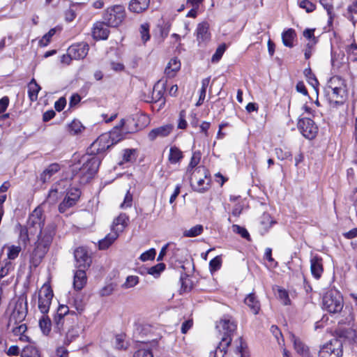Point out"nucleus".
Masks as SVG:
<instances>
[{"mask_svg":"<svg viewBox=\"0 0 357 357\" xmlns=\"http://www.w3.org/2000/svg\"><path fill=\"white\" fill-rule=\"evenodd\" d=\"M44 222L45 217L43 211L40 207H38L29 215L26 226L31 230V234H36L39 232L34 249L30 257V263L34 267H37L41 263L47 253L54 234L52 227H46L43 230L42 229Z\"/></svg>","mask_w":357,"mask_h":357,"instance_id":"obj_1","label":"nucleus"},{"mask_svg":"<svg viewBox=\"0 0 357 357\" xmlns=\"http://www.w3.org/2000/svg\"><path fill=\"white\" fill-rule=\"evenodd\" d=\"M347 89L344 80L339 76L332 77L324 89L325 100L331 107L342 105L346 98Z\"/></svg>","mask_w":357,"mask_h":357,"instance_id":"obj_2","label":"nucleus"},{"mask_svg":"<svg viewBox=\"0 0 357 357\" xmlns=\"http://www.w3.org/2000/svg\"><path fill=\"white\" fill-rule=\"evenodd\" d=\"M323 309L331 314L342 312L344 307V300L340 292L335 289H328L322 298Z\"/></svg>","mask_w":357,"mask_h":357,"instance_id":"obj_3","label":"nucleus"},{"mask_svg":"<svg viewBox=\"0 0 357 357\" xmlns=\"http://www.w3.org/2000/svg\"><path fill=\"white\" fill-rule=\"evenodd\" d=\"M115 132L103 133L95 140L87 150L90 155H98L106 151L109 147L121 141V138L115 137Z\"/></svg>","mask_w":357,"mask_h":357,"instance_id":"obj_4","label":"nucleus"},{"mask_svg":"<svg viewBox=\"0 0 357 357\" xmlns=\"http://www.w3.org/2000/svg\"><path fill=\"white\" fill-rule=\"evenodd\" d=\"M75 312H70L66 305H60L54 317V331L61 333L64 331V325L70 324L71 320L75 319Z\"/></svg>","mask_w":357,"mask_h":357,"instance_id":"obj_5","label":"nucleus"},{"mask_svg":"<svg viewBox=\"0 0 357 357\" xmlns=\"http://www.w3.org/2000/svg\"><path fill=\"white\" fill-rule=\"evenodd\" d=\"M126 17V10L123 6L116 5L107 8L104 14L103 20L112 27L119 26Z\"/></svg>","mask_w":357,"mask_h":357,"instance_id":"obj_6","label":"nucleus"},{"mask_svg":"<svg viewBox=\"0 0 357 357\" xmlns=\"http://www.w3.org/2000/svg\"><path fill=\"white\" fill-rule=\"evenodd\" d=\"M53 296V291L50 286L47 284H44L39 290L38 301V308L43 314L48 313Z\"/></svg>","mask_w":357,"mask_h":357,"instance_id":"obj_7","label":"nucleus"},{"mask_svg":"<svg viewBox=\"0 0 357 357\" xmlns=\"http://www.w3.org/2000/svg\"><path fill=\"white\" fill-rule=\"evenodd\" d=\"M342 343L341 340L333 338L320 349L319 357H342Z\"/></svg>","mask_w":357,"mask_h":357,"instance_id":"obj_8","label":"nucleus"},{"mask_svg":"<svg viewBox=\"0 0 357 357\" xmlns=\"http://www.w3.org/2000/svg\"><path fill=\"white\" fill-rule=\"evenodd\" d=\"M298 127L302 135L307 139H313L317 133V126L309 118L300 119L298 123Z\"/></svg>","mask_w":357,"mask_h":357,"instance_id":"obj_9","label":"nucleus"},{"mask_svg":"<svg viewBox=\"0 0 357 357\" xmlns=\"http://www.w3.org/2000/svg\"><path fill=\"white\" fill-rule=\"evenodd\" d=\"M195 36L199 46L206 45L211 40L208 23L206 22L199 23L195 31Z\"/></svg>","mask_w":357,"mask_h":357,"instance_id":"obj_10","label":"nucleus"},{"mask_svg":"<svg viewBox=\"0 0 357 357\" xmlns=\"http://www.w3.org/2000/svg\"><path fill=\"white\" fill-rule=\"evenodd\" d=\"M79 327L77 324V318L72 319L70 324L64 325L65 338L63 342L65 344H69L79 335Z\"/></svg>","mask_w":357,"mask_h":357,"instance_id":"obj_11","label":"nucleus"},{"mask_svg":"<svg viewBox=\"0 0 357 357\" xmlns=\"http://www.w3.org/2000/svg\"><path fill=\"white\" fill-rule=\"evenodd\" d=\"M74 256L76 261V266L78 268L86 269L89 267L91 263V259L85 248H77L75 250Z\"/></svg>","mask_w":357,"mask_h":357,"instance_id":"obj_12","label":"nucleus"},{"mask_svg":"<svg viewBox=\"0 0 357 357\" xmlns=\"http://www.w3.org/2000/svg\"><path fill=\"white\" fill-rule=\"evenodd\" d=\"M109 26H110L107 25V23L105 22H96L94 23L92 28L93 39L96 40L107 39L109 34Z\"/></svg>","mask_w":357,"mask_h":357,"instance_id":"obj_13","label":"nucleus"},{"mask_svg":"<svg viewBox=\"0 0 357 357\" xmlns=\"http://www.w3.org/2000/svg\"><path fill=\"white\" fill-rule=\"evenodd\" d=\"M100 164V160L98 157H92L84 163L81 172L86 174L87 178H91L98 171Z\"/></svg>","mask_w":357,"mask_h":357,"instance_id":"obj_14","label":"nucleus"},{"mask_svg":"<svg viewBox=\"0 0 357 357\" xmlns=\"http://www.w3.org/2000/svg\"><path fill=\"white\" fill-rule=\"evenodd\" d=\"M174 126L172 124H165L158 128L152 129L148 134V137L151 141H154L157 138H164L169 136L173 131Z\"/></svg>","mask_w":357,"mask_h":357,"instance_id":"obj_15","label":"nucleus"},{"mask_svg":"<svg viewBox=\"0 0 357 357\" xmlns=\"http://www.w3.org/2000/svg\"><path fill=\"white\" fill-rule=\"evenodd\" d=\"M245 348L241 337L231 342L227 349L225 357H245Z\"/></svg>","mask_w":357,"mask_h":357,"instance_id":"obj_16","label":"nucleus"},{"mask_svg":"<svg viewBox=\"0 0 357 357\" xmlns=\"http://www.w3.org/2000/svg\"><path fill=\"white\" fill-rule=\"evenodd\" d=\"M201 172V167L197 168L192 173L191 183L195 191L199 192H203L208 188L209 183L208 181H206V175H204V178H197V174H199Z\"/></svg>","mask_w":357,"mask_h":357,"instance_id":"obj_17","label":"nucleus"},{"mask_svg":"<svg viewBox=\"0 0 357 357\" xmlns=\"http://www.w3.org/2000/svg\"><path fill=\"white\" fill-rule=\"evenodd\" d=\"M73 59H84L88 54L89 45L85 43L72 45L68 49Z\"/></svg>","mask_w":357,"mask_h":357,"instance_id":"obj_18","label":"nucleus"},{"mask_svg":"<svg viewBox=\"0 0 357 357\" xmlns=\"http://www.w3.org/2000/svg\"><path fill=\"white\" fill-rule=\"evenodd\" d=\"M337 336L336 337L338 340H341L342 343L349 342L353 343L356 342L357 335L356 331L352 328H338L336 331Z\"/></svg>","mask_w":357,"mask_h":357,"instance_id":"obj_19","label":"nucleus"},{"mask_svg":"<svg viewBox=\"0 0 357 357\" xmlns=\"http://www.w3.org/2000/svg\"><path fill=\"white\" fill-rule=\"evenodd\" d=\"M310 271L313 277L319 279L323 273V262L321 257L315 255L310 259Z\"/></svg>","mask_w":357,"mask_h":357,"instance_id":"obj_20","label":"nucleus"},{"mask_svg":"<svg viewBox=\"0 0 357 357\" xmlns=\"http://www.w3.org/2000/svg\"><path fill=\"white\" fill-rule=\"evenodd\" d=\"M128 216L126 213H121L114 220L112 225V230L119 234V233L123 231L124 228L128 225Z\"/></svg>","mask_w":357,"mask_h":357,"instance_id":"obj_21","label":"nucleus"},{"mask_svg":"<svg viewBox=\"0 0 357 357\" xmlns=\"http://www.w3.org/2000/svg\"><path fill=\"white\" fill-rule=\"evenodd\" d=\"M291 340L294 343V347L296 352L303 357H310L308 347L294 335H291Z\"/></svg>","mask_w":357,"mask_h":357,"instance_id":"obj_22","label":"nucleus"},{"mask_svg":"<svg viewBox=\"0 0 357 357\" xmlns=\"http://www.w3.org/2000/svg\"><path fill=\"white\" fill-rule=\"evenodd\" d=\"M85 269L79 268L74 275L73 286L77 290H81L86 283V275Z\"/></svg>","mask_w":357,"mask_h":357,"instance_id":"obj_23","label":"nucleus"},{"mask_svg":"<svg viewBox=\"0 0 357 357\" xmlns=\"http://www.w3.org/2000/svg\"><path fill=\"white\" fill-rule=\"evenodd\" d=\"M60 170V165L57 163L50 165L40 176V180L43 183L48 182L51 177Z\"/></svg>","mask_w":357,"mask_h":357,"instance_id":"obj_24","label":"nucleus"},{"mask_svg":"<svg viewBox=\"0 0 357 357\" xmlns=\"http://www.w3.org/2000/svg\"><path fill=\"white\" fill-rule=\"evenodd\" d=\"M150 0H132L129 3V10L135 13H140L147 9Z\"/></svg>","mask_w":357,"mask_h":357,"instance_id":"obj_25","label":"nucleus"},{"mask_svg":"<svg viewBox=\"0 0 357 357\" xmlns=\"http://www.w3.org/2000/svg\"><path fill=\"white\" fill-rule=\"evenodd\" d=\"M181 68V62L176 58L171 59L165 70L168 77H174Z\"/></svg>","mask_w":357,"mask_h":357,"instance_id":"obj_26","label":"nucleus"},{"mask_svg":"<svg viewBox=\"0 0 357 357\" xmlns=\"http://www.w3.org/2000/svg\"><path fill=\"white\" fill-rule=\"evenodd\" d=\"M244 302L255 314H258L260 310V303L255 294L252 293L248 294L245 298Z\"/></svg>","mask_w":357,"mask_h":357,"instance_id":"obj_27","label":"nucleus"},{"mask_svg":"<svg viewBox=\"0 0 357 357\" xmlns=\"http://www.w3.org/2000/svg\"><path fill=\"white\" fill-rule=\"evenodd\" d=\"M17 227L19 230L18 243L20 245L22 244L26 246L29 242V236L31 235L30 234L31 230L26 226L21 225H18Z\"/></svg>","mask_w":357,"mask_h":357,"instance_id":"obj_28","label":"nucleus"},{"mask_svg":"<svg viewBox=\"0 0 357 357\" xmlns=\"http://www.w3.org/2000/svg\"><path fill=\"white\" fill-rule=\"evenodd\" d=\"M38 325L43 335H48L50 333L52 329V321L47 315L43 314V316L39 319Z\"/></svg>","mask_w":357,"mask_h":357,"instance_id":"obj_29","label":"nucleus"},{"mask_svg":"<svg viewBox=\"0 0 357 357\" xmlns=\"http://www.w3.org/2000/svg\"><path fill=\"white\" fill-rule=\"evenodd\" d=\"M183 158V152L176 146H172L169 149V153L168 155V161L171 164H177Z\"/></svg>","mask_w":357,"mask_h":357,"instance_id":"obj_30","label":"nucleus"},{"mask_svg":"<svg viewBox=\"0 0 357 357\" xmlns=\"http://www.w3.org/2000/svg\"><path fill=\"white\" fill-rule=\"evenodd\" d=\"M119 234L117 232L112 231L108 234L103 239L99 241V248L100 250H105L108 248L118 238Z\"/></svg>","mask_w":357,"mask_h":357,"instance_id":"obj_31","label":"nucleus"},{"mask_svg":"<svg viewBox=\"0 0 357 357\" xmlns=\"http://www.w3.org/2000/svg\"><path fill=\"white\" fill-rule=\"evenodd\" d=\"M40 86L37 84L35 79H32L28 84V94L31 101H36L38 98Z\"/></svg>","mask_w":357,"mask_h":357,"instance_id":"obj_32","label":"nucleus"},{"mask_svg":"<svg viewBox=\"0 0 357 357\" xmlns=\"http://www.w3.org/2000/svg\"><path fill=\"white\" fill-rule=\"evenodd\" d=\"M296 37L295 31L293 29H289L282 33V43L286 47H291L293 41Z\"/></svg>","mask_w":357,"mask_h":357,"instance_id":"obj_33","label":"nucleus"},{"mask_svg":"<svg viewBox=\"0 0 357 357\" xmlns=\"http://www.w3.org/2000/svg\"><path fill=\"white\" fill-rule=\"evenodd\" d=\"M21 357H41L39 350L31 345L26 346L20 353Z\"/></svg>","mask_w":357,"mask_h":357,"instance_id":"obj_34","label":"nucleus"},{"mask_svg":"<svg viewBox=\"0 0 357 357\" xmlns=\"http://www.w3.org/2000/svg\"><path fill=\"white\" fill-rule=\"evenodd\" d=\"M149 30L150 24L149 23H143L139 28V37L143 44H145L151 38Z\"/></svg>","mask_w":357,"mask_h":357,"instance_id":"obj_35","label":"nucleus"},{"mask_svg":"<svg viewBox=\"0 0 357 357\" xmlns=\"http://www.w3.org/2000/svg\"><path fill=\"white\" fill-rule=\"evenodd\" d=\"M204 228L201 225H197L189 229L183 231V236L185 237H195L203 232Z\"/></svg>","mask_w":357,"mask_h":357,"instance_id":"obj_36","label":"nucleus"},{"mask_svg":"<svg viewBox=\"0 0 357 357\" xmlns=\"http://www.w3.org/2000/svg\"><path fill=\"white\" fill-rule=\"evenodd\" d=\"M260 223L262 226L261 229H264L265 232H267L275 222L272 219L269 214L264 213L261 217Z\"/></svg>","mask_w":357,"mask_h":357,"instance_id":"obj_37","label":"nucleus"},{"mask_svg":"<svg viewBox=\"0 0 357 357\" xmlns=\"http://www.w3.org/2000/svg\"><path fill=\"white\" fill-rule=\"evenodd\" d=\"M164 94V87H160L158 84H155L153 89L151 102H158L162 100Z\"/></svg>","mask_w":357,"mask_h":357,"instance_id":"obj_38","label":"nucleus"},{"mask_svg":"<svg viewBox=\"0 0 357 357\" xmlns=\"http://www.w3.org/2000/svg\"><path fill=\"white\" fill-rule=\"evenodd\" d=\"M201 160V153L199 151H195L192 153L190 162L187 168V173L191 174L192 170L199 163Z\"/></svg>","mask_w":357,"mask_h":357,"instance_id":"obj_39","label":"nucleus"},{"mask_svg":"<svg viewBox=\"0 0 357 357\" xmlns=\"http://www.w3.org/2000/svg\"><path fill=\"white\" fill-rule=\"evenodd\" d=\"M76 203L77 202H75V199L66 196L63 201L59 206V211L60 213H64Z\"/></svg>","mask_w":357,"mask_h":357,"instance_id":"obj_40","label":"nucleus"},{"mask_svg":"<svg viewBox=\"0 0 357 357\" xmlns=\"http://www.w3.org/2000/svg\"><path fill=\"white\" fill-rule=\"evenodd\" d=\"M7 250H8V252H7L8 259L10 260H13V259H15L18 257L20 252L22 250V248L20 245H12L8 246Z\"/></svg>","mask_w":357,"mask_h":357,"instance_id":"obj_41","label":"nucleus"},{"mask_svg":"<svg viewBox=\"0 0 357 357\" xmlns=\"http://www.w3.org/2000/svg\"><path fill=\"white\" fill-rule=\"evenodd\" d=\"M139 279L137 275H129L126 278L124 283L122 284L121 287L127 289L135 287L139 283Z\"/></svg>","mask_w":357,"mask_h":357,"instance_id":"obj_42","label":"nucleus"},{"mask_svg":"<svg viewBox=\"0 0 357 357\" xmlns=\"http://www.w3.org/2000/svg\"><path fill=\"white\" fill-rule=\"evenodd\" d=\"M277 291L278 297L281 303L284 305H290L291 301L288 292L285 289L280 287H278Z\"/></svg>","mask_w":357,"mask_h":357,"instance_id":"obj_43","label":"nucleus"},{"mask_svg":"<svg viewBox=\"0 0 357 357\" xmlns=\"http://www.w3.org/2000/svg\"><path fill=\"white\" fill-rule=\"evenodd\" d=\"M84 129L81 122L77 120L73 121L68 126L69 132L73 135H76L82 132Z\"/></svg>","mask_w":357,"mask_h":357,"instance_id":"obj_44","label":"nucleus"},{"mask_svg":"<svg viewBox=\"0 0 357 357\" xmlns=\"http://www.w3.org/2000/svg\"><path fill=\"white\" fill-rule=\"evenodd\" d=\"M165 264L160 263L153 266L148 269V273L153 275L155 278H158L160 273L165 270Z\"/></svg>","mask_w":357,"mask_h":357,"instance_id":"obj_45","label":"nucleus"},{"mask_svg":"<svg viewBox=\"0 0 357 357\" xmlns=\"http://www.w3.org/2000/svg\"><path fill=\"white\" fill-rule=\"evenodd\" d=\"M304 75L306 77L308 83L314 89L318 86L319 82L314 75L312 73L310 68H306L304 70Z\"/></svg>","mask_w":357,"mask_h":357,"instance_id":"obj_46","label":"nucleus"},{"mask_svg":"<svg viewBox=\"0 0 357 357\" xmlns=\"http://www.w3.org/2000/svg\"><path fill=\"white\" fill-rule=\"evenodd\" d=\"M135 149H126L124 150L123 154V159L121 162V164H123L124 162H133L135 160Z\"/></svg>","mask_w":357,"mask_h":357,"instance_id":"obj_47","label":"nucleus"},{"mask_svg":"<svg viewBox=\"0 0 357 357\" xmlns=\"http://www.w3.org/2000/svg\"><path fill=\"white\" fill-rule=\"evenodd\" d=\"M56 30L55 29H51L46 34L43 36V37L40 40L39 45L42 47L47 46L52 37L55 34Z\"/></svg>","mask_w":357,"mask_h":357,"instance_id":"obj_48","label":"nucleus"},{"mask_svg":"<svg viewBox=\"0 0 357 357\" xmlns=\"http://www.w3.org/2000/svg\"><path fill=\"white\" fill-rule=\"evenodd\" d=\"M226 45L225 44L220 45L217 49L215 52L212 56L211 61L212 62H218L220 61V59L222 58L224 52L226 50Z\"/></svg>","mask_w":357,"mask_h":357,"instance_id":"obj_49","label":"nucleus"},{"mask_svg":"<svg viewBox=\"0 0 357 357\" xmlns=\"http://www.w3.org/2000/svg\"><path fill=\"white\" fill-rule=\"evenodd\" d=\"M275 153L279 160H284L291 158V153L287 150H283L281 148H276Z\"/></svg>","mask_w":357,"mask_h":357,"instance_id":"obj_50","label":"nucleus"},{"mask_svg":"<svg viewBox=\"0 0 357 357\" xmlns=\"http://www.w3.org/2000/svg\"><path fill=\"white\" fill-rule=\"evenodd\" d=\"M59 199V189L57 188H52L47 197V201L50 204H55Z\"/></svg>","mask_w":357,"mask_h":357,"instance_id":"obj_51","label":"nucleus"},{"mask_svg":"<svg viewBox=\"0 0 357 357\" xmlns=\"http://www.w3.org/2000/svg\"><path fill=\"white\" fill-rule=\"evenodd\" d=\"M232 228L234 232L240 234L243 238L250 240V234L245 228L237 225H234Z\"/></svg>","mask_w":357,"mask_h":357,"instance_id":"obj_52","label":"nucleus"},{"mask_svg":"<svg viewBox=\"0 0 357 357\" xmlns=\"http://www.w3.org/2000/svg\"><path fill=\"white\" fill-rule=\"evenodd\" d=\"M222 264V259L220 256H217L209 262V266L211 271H215L218 270Z\"/></svg>","mask_w":357,"mask_h":357,"instance_id":"obj_53","label":"nucleus"},{"mask_svg":"<svg viewBox=\"0 0 357 357\" xmlns=\"http://www.w3.org/2000/svg\"><path fill=\"white\" fill-rule=\"evenodd\" d=\"M299 6L306 10L307 13H311L315 9V5L308 0L300 1Z\"/></svg>","mask_w":357,"mask_h":357,"instance_id":"obj_54","label":"nucleus"},{"mask_svg":"<svg viewBox=\"0 0 357 357\" xmlns=\"http://www.w3.org/2000/svg\"><path fill=\"white\" fill-rule=\"evenodd\" d=\"M155 256V250L153 248H152V249H150V250L144 252V253H142L140 255L139 259L142 261H146L148 260L153 259Z\"/></svg>","mask_w":357,"mask_h":357,"instance_id":"obj_55","label":"nucleus"},{"mask_svg":"<svg viewBox=\"0 0 357 357\" xmlns=\"http://www.w3.org/2000/svg\"><path fill=\"white\" fill-rule=\"evenodd\" d=\"M132 195L130 193L129 191H128L125 195L123 202L120 205V208L122 209L129 208L132 206Z\"/></svg>","mask_w":357,"mask_h":357,"instance_id":"obj_56","label":"nucleus"},{"mask_svg":"<svg viewBox=\"0 0 357 357\" xmlns=\"http://www.w3.org/2000/svg\"><path fill=\"white\" fill-rule=\"evenodd\" d=\"M13 269V265L10 261H7L5 266L0 269V280L6 276L10 271Z\"/></svg>","mask_w":357,"mask_h":357,"instance_id":"obj_57","label":"nucleus"},{"mask_svg":"<svg viewBox=\"0 0 357 357\" xmlns=\"http://www.w3.org/2000/svg\"><path fill=\"white\" fill-rule=\"evenodd\" d=\"M80 195L81 192L78 188H72L68 191L66 196L75 199V202H77Z\"/></svg>","mask_w":357,"mask_h":357,"instance_id":"obj_58","label":"nucleus"},{"mask_svg":"<svg viewBox=\"0 0 357 357\" xmlns=\"http://www.w3.org/2000/svg\"><path fill=\"white\" fill-rule=\"evenodd\" d=\"M188 126V123L185 121V114L184 111H181L179 114V119L178 122V128L185 129Z\"/></svg>","mask_w":357,"mask_h":357,"instance_id":"obj_59","label":"nucleus"},{"mask_svg":"<svg viewBox=\"0 0 357 357\" xmlns=\"http://www.w3.org/2000/svg\"><path fill=\"white\" fill-rule=\"evenodd\" d=\"M113 291H114V287H113L112 284H107V285L103 287L100 290L99 294L101 296H108L112 294Z\"/></svg>","mask_w":357,"mask_h":357,"instance_id":"obj_60","label":"nucleus"},{"mask_svg":"<svg viewBox=\"0 0 357 357\" xmlns=\"http://www.w3.org/2000/svg\"><path fill=\"white\" fill-rule=\"evenodd\" d=\"M133 357H153V356L148 349H139L135 353Z\"/></svg>","mask_w":357,"mask_h":357,"instance_id":"obj_61","label":"nucleus"},{"mask_svg":"<svg viewBox=\"0 0 357 357\" xmlns=\"http://www.w3.org/2000/svg\"><path fill=\"white\" fill-rule=\"evenodd\" d=\"M347 51L348 54L352 55V60L357 61V45L356 43H352Z\"/></svg>","mask_w":357,"mask_h":357,"instance_id":"obj_62","label":"nucleus"},{"mask_svg":"<svg viewBox=\"0 0 357 357\" xmlns=\"http://www.w3.org/2000/svg\"><path fill=\"white\" fill-rule=\"evenodd\" d=\"M66 105L65 98H60L54 104L55 109L58 112L62 111Z\"/></svg>","mask_w":357,"mask_h":357,"instance_id":"obj_63","label":"nucleus"},{"mask_svg":"<svg viewBox=\"0 0 357 357\" xmlns=\"http://www.w3.org/2000/svg\"><path fill=\"white\" fill-rule=\"evenodd\" d=\"M264 256L265 258L271 263V266H275L277 265V262H275L272 257V250L271 248H268L266 249Z\"/></svg>","mask_w":357,"mask_h":357,"instance_id":"obj_64","label":"nucleus"}]
</instances>
